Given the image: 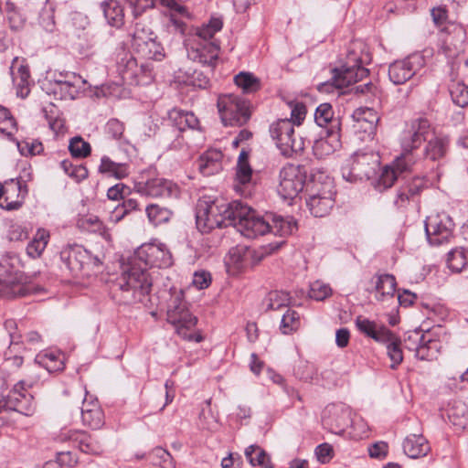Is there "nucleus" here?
<instances>
[{
  "mask_svg": "<svg viewBox=\"0 0 468 468\" xmlns=\"http://www.w3.org/2000/svg\"><path fill=\"white\" fill-rule=\"evenodd\" d=\"M172 263V254L165 244H143L122 264L121 275L111 286L112 298L119 304L143 302L152 288L148 268H167Z\"/></svg>",
  "mask_w": 468,
  "mask_h": 468,
  "instance_id": "nucleus-1",
  "label": "nucleus"
},
{
  "mask_svg": "<svg viewBox=\"0 0 468 468\" xmlns=\"http://www.w3.org/2000/svg\"><path fill=\"white\" fill-rule=\"evenodd\" d=\"M244 204L239 201L227 203L224 200L207 202L199 200L197 206V226L201 232L216 228L237 227Z\"/></svg>",
  "mask_w": 468,
  "mask_h": 468,
  "instance_id": "nucleus-2",
  "label": "nucleus"
},
{
  "mask_svg": "<svg viewBox=\"0 0 468 468\" xmlns=\"http://www.w3.org/2000/svg\"><path fill=\"white\" fill-rule=\"evenodd\" d=\"M307 187L309 197L306 203L311 213L320 218L328 215L335 205V192L332 178L324 174L314 176Z\"/></svg>",
  "mask_w": 468,
  "mask_h": 468,
  "instance_id": "nucleus-3",
  "label": "nucleus"
},
{
  "mask_svg": "<svg viewBox=\"0 0 468 468\" xmlns=\"http://www.w3.org/2000/svg\"><path fill=\"white\" fill-rule=\"evenodd\" d=\"M60 259L70 274L76 278H88L101 265L98 257H92L86 249L76 244L63 248Z\"/></svg>",
  "mask_w": 468,
  "mask_h": 468,
  "instance_id": "nucleus-4",
  "label": "nucleus"
},
{
  "mask_svg": "<svg viewBox=\"0 0 468 468\" xmlns=\"http://www.w3.org/2000/svg\"><path fill=\"white\" fill-rule=\"evenodd\" d=\"M197 321V317L188 310L183 292L174 294L168 305L167 322L175 326L176 333L186 340L202 341L200 335L188 332L195 327Z\"/></svg>",
  "mask_w": 468,
  "mask_h": 468,
  "instance_id": "nucleus-5",
  "label": "nucleus"
},
{
  "mask_svg": "<svg viewBox=\"0 0 468 468\" xmlns=\"http://www.w3.org/2000/svg\"><path fill=\"white\" fill-rule=\"evenodd\" d=\"M379 163V156L374 152L357 151L343 165L342 176L348 182L369 179Z\"/></svg>",
  "mask_w": 468,
  "mask_h": 468,
  "instance_id": "nucleus-6",
  "label": "nucleus"
},
{
  "mask_svg": "<svg viewBox=\"0 0 468 468\" xmlns=\"http://www.w3.org/2000/svg\"><path fill=\"white\" fill-rule=\"evenodd\" d=\"M218 110L225 126L244 125L250 117L249 102L234 94L219 96Z\"/></svg>",
  "mask_w": 468,
  "mask_h": 468,
  "instance_id": "nucleus-7",
  "label": "nucleus"
},
{
  "mask_svg": "<svg viewBox=\"0 0 468 468\" xmlns=\"http://www.w3.org/2000/svg\"><path fill=\"white\" fill-rule=\"evenodd\" d=\"M270 133L277 147L285 156H292L303 151L304 139L296 136L293 123L288 119H281L270 126Z\"/></svg>",
  "mask_w": 468,
  "mask_h": 468,
  "instance_id": "nucleus-8",
  "label": "nucleus"
},
{
  "mask_svg": "<svg viewBox=\"0 0 468 468\" xmlns=\"http://www.w3.org/2000/svg\"><path fill=\"white\" fill-rule=\"evenodd\" d=\"M306 172L301 165L287 164L279 173L278 194L283 199H293L304 187Z\"/></svg>",
  "mask_w": 468,
  "mask_h": 468,
  "instance_id": "nucleus-9",
  "label": "nucleus"
},
{
  "mask_svg": "<svg viewBox=\"0 0 468 468\" xmlns=\"http://www.w3.org/2000/svg\"><path fill=\"white\" fill-rule=\"evenodd\" d=\"M134 188L139 194L152 197H176L180 192L176 184L154 176L151 172L147 173V176L143 174L141 180L135 183Z\"/></svg>",
  "mask_w": 468,
  "mask_h": 468,
  "instance_id": "nucleus-10",
  "label": "nucleus"
},
{
  "mask_svg": "<svg viewBox=\"0 0 468 468\" xmlns=\"http://www.w3.org/2000/svg\"><path fill=\"white\" fill-rule=\"evenodd\" d=\"M416 162V157H411L409 154H400L390 164L382 167L375 184L376 189L384 191L390 188L400 176L411 171Z\"/></svg>",
  "mask_w": 468,
  "mask_h": 468,
  "instance_id": "nucleus-11",
  "label": "nucleus"
},
{
  "mask_svg": "<svg viewBox=\"0 0 468 468\" xmlns=\"http://www.w3.org/2000/svg\"><path fill=\"white\" fill-rule=\"evenodd\" d=\"M35 382L36 379L27 382L25 380L18 381L4 398V406L26 416L33 415L35 412L34 398L27 391V388H31Z\"/></svg>",
  "mask_w": 468,
  "mask_h": 468,
  "instance_id": "nucleus-12",
  "label": "nucleus"
},
{
  "mask_svg": "<svg viewBox=\"0 0 468 468\" xmlns=\"http://www.w3.org/2000/svg\"><path fill=\"white\" fill-rule=\"evenodd\" d=\"M431 131V123L427 119L412 120L401 137V154H409L411 157H415L413 150L419 148L429 138Z\"/></svg>",
  "mask_w": 468,
  "mask_h": 468,
  "instance_id": "nucleus-13",
  "label": "nucleus"
},
{
  "mask_svg": "<svg viewBox=\"0 0 468 468\" xmlns=\"http://www.w3.org/2000/svg\"><path fill=\"white\" fill-rule=\"evenodd\" d=\"M270 228L269 218L259 215L251 207L244 205L236 227L241 235L249 239H254L268 233Z\"/></svg>",
  "mask_w": 468,
  "mask_h": 468,
  "instance_id": "nucleus-14",
  "label": "nucleus"
},
{
  "mask_svg": "<svg viewBox=\"0 0 468 468\" xmlns=\"http://www.w3.org/2000/svg\"><path fill=\"white\" fill-rule=\"evenodd\" d=\"M453 222L446 214L429 216L425 221V231L431 245H441L452 238Z\"/></svg>",
  "mask_w": 468,
  "mask_h": 468,
  "instance_id": "nucleus-15",
  "label": "nucleus"
},
{
  "mask_svg": "<svg viewBox=\"0 0 468 468\" xmlns=\"http://www.w3.org/2000/svg\"><path fill=\"white\" fill-rule=\"evenodd\" d=\"M58 442H67L80 452L88 454H101L102 447L89 433L81 430L62 429L56 437Z\"/></svg>",
  "mask_w": 468,
  "mask_h": 468,
  "instance_id": "nucleus-16",
  "label": "nucleus"
},
{
  "mask_svg": "<svg viewBox=\"0 0 468 468\" xmlns=\"http://www.w3.org/2000/svg\"><path fill=\"white\" fill-rule=\"evenodd\" d=\"M354 62V65H348L342 69H334L332 84L336 89H344L349 85L362 80L368 75V69L362 66L363 59L356 58L353 53L348 54V63Z\"/></svg>",
  "mask_w": 468,
  "mask_h": 468,
  "instance_id": "nucleus-17",
  "label": "nucleus"
},
{
  "mask_svg": "<svg viewBox=\"0 0 468 468\" xmlns=\"http://www.w3.org/2000/svg\"><path fill=\"white\" fill-rule=\"evenodd\" d=\"M424 65V58L413 54L401 60H396L388 68L389 80L396 85L404 84L410 80Z\"/></svg>",
  "mask_w": 468,
  "mask_h": 468,
  "instance_id": "nucleus-18",
  "label": "nucleus"
},
{
  "mask_svg": "<svg viewBox=\"0 0 468 468\" xmlns=\"http://www.w3.org/2000/svg\"><path fill=\"white\" fill-rule=\"evenodd\" d=\"M187 57L196 62L213 69L218 58L219 47L216 42H203L187 39Z\"/></svg>",
  "mask_w": 468,
  "mask_h": 468,
  "instance_id": "nucleus-19",
  "label": "nucleus"
},
{
  "mask_svg": "<svg viewBox=\"0 0 468 468\" xmlns=\"http://www.w3.org/2000/svg\"><path fill=\"white\" fill-rule=\"evenodd\" d=\"M27 192V186L22 185L21 181L11 179L5 182L1 189L0 207L6 210L20 208Z\"/></svg>",
  "mask_w": 468,
  "mask_h": 468,
  "instance_id": "nucleus-20",
  "label": "nucleus"
},
{
  "mask_svg": "<svg viewBox=\"0 0 468 468\" xmlns=\"http://www.w3.org/2000/svg\"><path fill=\"white\" fill-rule=\"evenodd\" d=\"M27 289L22 282V276L5 270L4 262H0V295L6 298L25 296Z\"/></svg>",
  "mask_w": 468,
  "mask_h": 468,
  "instance_id": "nucleus-21",
  "label": "nucleus"
},
{
  "mask_svg": "<svg viewBox=\"0 0 468 468\" xmlns=\"http://www.w3.org/2000/svg\"><path fill=\"white\" fill-rule=\"evenodd\" d=\"M11 74L17 95L21 98L27 97L33 83L28 66L24 61H20L18 58H15L11 66Z\"/></svg>",
  "mask_w": 468,
  "mask_h": 468,
  "instance_id": "nucleus-22",
  "label": "nucleus"
},
{
  "mask_svg": "<svg viewBox=\"0 0 468 468\" xmlns=\"http://www.w3.org/2000/svg\"><path fill=\"white\" fill-rule=\"evenodd\" d=\"M356 326L357 330L365 335L374 339L377 342L388 341L392 339V332L383 325H378L362 315L356 318Z\"/></svg>",
  "mask_w": 468,
  "mask_h": 468,
  "instance_id": "nucleus-23",
  "label": "nucleus"
},
{
  "mask_svg": "<svg viewBox=\"0 0 468 468\" xmlns=\"http://www.w3.org/2000/svg\"><path fill=\"white\" fill-rule=\"evenodd\" d=\"M223 154L217 149H208L198 158V169L206 176L215 175L222 169Z\"/></svg>",
  "mask_w": 468,
  "mask_h": 468,
  "instance_id": "nucleus-24",
  "label": "nucleus"
},
{
  "mask_svg": "<svg viewBox=\"0 0 468 468\" xmlns=\"http://www.w3.org/2000/svg\"><path fill=\"white\" fill-rule=\"evenodd\" d=\"M372 282L375 284V297L378 301H394L397 282L393 275H376L375 277L372 278Z\"/></svg>",
  "mask_w": 468,
  "mask_h": 468,
  "instance_id": "nucleus-25",
  "label": "nucleus"
},
{
  "mask_svg": "<svg viewBox=\"0 0 468 468\" xmlns=\"http://www.w3.org/2000/svg\"><path fill=\"white\" fill-rule=\"evenodd\" d=\"M404 452L412 459L423 457L431 451L428 441L422 435H409L403 442Z\"/></svg>",
  "mask_w": 468,
  "mask_h": 468,
  "instance_id": "nucleus-26",
  "label": "nucleus"
},
{
  "mask_svg": "<svg viewBox=\"0 0 468 468\" xmlns=\"http://www.w3.org/2000/svg\"><path fill=\"white\" fill-rule=\"evenodd\" d=\"M440 51L449 60L452 71L459 70L463 65L468 67V59L463 55L464 45L441 43Z\"/></svg>",
  "mask_w": 468,
  "mask_h": 468,
  "instance_id": "nucleus-27",
  "label": "nucleus"
},
{
  "mask_svg": "<svg viewBox=\"0 0 468 468\" xmlns=\"http://www.w3.org/2000/svg\"><path fill=\"white\" fill-rule=\"evenodd\" d=\"M65 394L69 396L70 404L77 406H79L80 403L82 404L81 412H83V410H90L93 411L96 408H101L98 400L91 396L89 397L85 388L80 385L65 390Z\"/></svg>",
  "mask_w": 468,
  "mask_h": 468,
  "instance_id": "nucleus-28",
  "label": "nucleus"
},
{
  "mask_svg": "<svg viewBox=\"0 0 468 468\" xmlns=\"http://www.w3.org/2000/svg\"><path fill=\"white\" fill-rule=\"evenodd\" d=\"M168 119L180 132L187 128L197 129L199 125V121L193 112H185L176 108L169 111Z\"/></svg>",
  "mask_w": 468,
  "mask_h": 468,
  "instance_id": "nucleus-29",
  "label": "nucleus"
},
{
  "mask_svg": "<svg viewBox=\"0 0 468 468\" xmlns=\"http://www.w3.org/2000/svg\"><path fill=\"white\" fill-rule=\"evenodd\" d=\"M451 82L449 84V91L452 101L460 106L468 105V86L457 80L458 70L451 71Z\"/></svg>",
  "mask_w": 468,
  "mask_h": 468,
  "instance_id": "nucleus-30",
  "label": "nucleus"
},
{
  "mask_svg": "<svg viewBox=\"0 0 468 468\" xmlns=\"http://www.w3.org/2000/svg\"><path fill=\"white\" fill-rule=\"evenodd\" d=\"M69 80L52 88V92L60 100H73L78 93L81 77L77 74H69Z\"/></svg>",
  "mask_w": 468,
  "mask_h": 468,
  "instance_id": "nucleus-31",
  "label": "nucleus"
},
{
  "mask_svg": "<svg viewBox=\"0 0 468 468\" xmlns=\"http://www.w3.org/2000/svg\"><path fill=\"white\" fill-rule=\"evenodd\" d=\"M466 40V30L463 25L455 22L448 23L441 31V42L445 44L455 43L464 45Z\"/></svg>",
  "mask_w": 468,
  "mask_h": 468,
  "instance_id": "nucleus-32",
  "label": "nucleus"
},
{
  "mask_svg": "<svg viewBox=\"0 0 468 468\" xmlns=\"http://www.w3.org/2000/svg\"><path fill=\"white\" fill-rule=\"evenodd\" d=\"M352 117L365 132L372 131L379 121L378 112L368 107H360L354 111Z\"/></svg>",
  "mask_w": 468,
  "mask_h": 468,
  "instance_id": "nucleus-33",
  "label": "nucleus"
},
{
  "mask_svg": "<svg viewBox=\"0 0 468 468\" xmlns=\"http://www.w3.org/2000/svg\"><path fill=\"white\" fill-rule=\"evenodd\" d=\"M99 172L116 179H122L129 175V166L124 163H115L110 157L103 156L101 159Z\"/></svg>",
  "mask_w": 468,
  "mask_h": 468,
  "instance_id": "nucleus-34",
  "label": "nucleus"
},
{
  "mask_svg": "<svg viewBox=\"0 0 468 468\" xmlns=\"http://www.w3.org/2000/svg\"><path fill=\"white\" fill-rule=\"evenodd\" d=\"M101 8L105 18L111 26L116 27L122 26L124 14L122 7L118 1H104L101 3Z\"/></svg>",
  "mask_w": 468,
  "mask_h": 468,
  "instance_id": "nucleus-35",
  "label": "nucleus"
},
{
  "mask_svg": "<svg viewBox=\"0 0 468 468\" xmlns=\"http://www.w3.org/2000/svg\"><path fill=\"white\" fill-rule=\"evenodd\" d=\"M35 362L46 368L48 372L62 370L64 367L61 354L54 351H45L37 355Z\"/></svg>",
  "mask_w": 468,
  "mask_h": 468,
  "instance_id": "nucleus-36",
  "label": "nucleus"
},
{
  "mask_svg": "<svg viewBox=\"0 0 468 468\" xmlns=\"http://www.w3.org/2000/svg\"><path fill=\"white\" fill-rule=\"evenodd\" d=\"M133 49L145 59L161 60L165 57L164 48L156 41V36Z\"/></svg>",
  "mask_w": 468,
  "mask_h": 468,
  "instance_id": "nucleus-37",
  "label": "nucleus"
},
{
  "mask_svg": "<svg viewBox=\"0 0 468 468\" xmlns=\"http://www.w3.org/2000/svg\"><path fill=\"white\" fill-rule=\"evenodd\" d=\"M78 225L84 230L99 233L106 240H111V234L107 228L99 217L95 215H86L80 218L78 221Z\"/></svg>",
  "mask_w": 468,
  "mask_h": 468,
  "instance_id": "nucleus-38",
  "label": "nucleus"
},
{
  "mask_svg": "<svg viewBox=\"0 0 468 468\" xmlns=\"http://www.w3.org/2000/svg\"><path fill=\"white\" fill-rule=\"evenodd\" d=\"M49 240V232L44 229H37L33 239L27 247V253L32 259L41 256Z\"/></svg>",
  "mask_w": 468,
  "mask_h": 468,
  "instance_id": "nucleus-39",
  "label": "nucleus"
},
{
  "mask_svg": "<svg viewBox=\"0 0 468 468\" xmlns=\"http://www.w3.org/2000/svg\"><path fill=\"white\" fill-rule=\"evenodd\" d=\"M223 27V22L220 18L213 17L207 24L197 29L196 34L190 38L191 40L211 42L210 39L214 35L220 31Z\"/></svg>",
  "mask_w": 468,
  "mask_h": 468,
  "instance_id": "nucleus-40",
  "label": "nucleus"
},
{
  "mask_svg": "<svg viewBox=\"0 0 468 468\" xmlns=\"http://www.w3.org/2000/svg\"><path fill=\"white\" fill-rule=\"evenodd\" d=\"M269 232L274 235L287 236L292 234L297 229L296 221L292 218H282L273 216Z\"/></svg>",
  "mask_w": 468,
  "mask_h": 468,
  "instance_id": "nucleus-41",
  "label": "nucleus"
},
{
  "mask_svg": "<svg viewBox=\"0 0 468 468\" xmlns=\"http://www.w3.org/2000/svg\"><path fill=\"white\" fill-rule=\"evenodd\" d=\"M245 455L252 466L273 468L270 456L257 445H250L245 450Z\"/></svg>",
  "mask_w": 468,
  "mask_h": 468,
  "instance_id": "nucleus-42",
  "label": "nucleus"
},
{
  "mask_svg": "<svg viewBox=\"0 0 468 468\" xmlns=\"http://www.w3.org/2000/svg\"><path fill=\"white\" fill-rule=\"evenodd\" d=\"M248 247L237 246L232 248L229 252L226 263L239 271L250 266L249 257L247 255Z\"/></svg>",
  "mask_w": 468,
  "mask_h": 468,
  "instance_id": "nucleus-43",
  "label": "nucleus"
},
{
  "mask_svg": "<svg viewBox=\"0 0 468 468\" xmlns=\"http://www.w3.org/2000/svg\"><path fill=\"white\" fill-rule=\"evenodd\" d=\"M145 212L149 221L155 226L168 222L172 217V211L169 208L158 204L148 205Z\"/></svg>",
  "mask_w": 468,
  "mask_h": 468,
  "instance_id": "nucleus-44",
  "label": "nucleus"
},
{
  "mask_svg": "<svg viewBox=\"0 0 468 468\" xmlns=\"http://www.w3.org/2000/svg\"><path fill=\"white\" fill-rule=\"evenodd\" d=\"M448 267L455 272L462 271L468 264V252L463 248H455L448 253L447 257Z\"/></svg>",
  "mask_w": 468,
  "mask_h": 468,
  "instance_id": "nucleus-45",
  "label": "nucleus"
},
{
  "mask_svg": "<svg viewBox=\"0 0 468 468\" xmlns=\"http://www.w3.org/2000/svg\"><path fill=\"white\" fill-rule=\"evenodd\" d=\"M448 140L445 138L435 137L428 142L425 149V154L432 161L443 157L448 149Z\"/></svg>",
  "mask_w": 468,
  "mask_h": 468,
  "instance_id": "nucleus-46",
  "label": "nucleus"
},
{
  "mask_svg": "<svg viewBox=\"0 0 468 468\" xmlns=\"http://www.w3.org/2000/svg\"><path fill=\"white\" fill-rule=\"evenodd\" d=\"M234 81L245 93L255 92L261 88L260 80L250 72H239L235 76Z\"/></svg>",
  "mask_w": 468,
  "mask_h": 468,
  "instance_id": "nucleus-47",
  "label": "nucleus"
},
{
  "mask_svg": "<svg viewBox=\"0 0 468 468\" xmlns=\"http://www.w3.org/2000/svg\"><path fill=\"white\" fill-rule=\"evenodd\" d=\"M252 169L248 162V154L241 152L237 165L236 180L241 186H246L251 180Z\"/></svg>",
  "mask_w": 468,
  "mask_h": 468,
  "instance_id": "nucleus-48",
  "label": "nucleus"
},
{
  "mask_svg": "<svg viewBox=\"0 0 468 468\" xmlns=\"http://www.w3.org/2000/svg\"><path fill=\"white\" fill-rule=\"evenodd\" d=\"M448 417L453 425L462 429L468 427V414L463 403L458 402L452 405L448 410Z\"/></svg>",
  "mask_w": 468,
  "mask_h": 468,
  "instance_id": "nucleus-49",
  "label": "nucleus"
},
{
  "mask_svg": "<svg viewBox=\"0 0 468 468\" xmlns=\"http://www.w3.org/2000/svg\"><path fill=\"white\" fill-rule=\"evenodd\" d=\"M81 420L83 425L92 429H101L104 424V414L101 408H96L91 411L90 410H83L81 412Z\"/></svg>",
  "mask_w": 468,
  "mask_h": 468,
  "instance_id": "nucleus-50",
  "label": "nucleus"
},
{
  "mask_svg": "<svg viewBox=\"0 0 468 468\" xmlns=\"http://www.w3.org/2000/svg\"><path fill=\"white\" fill-rule=\"evenodd\" d=\"M439 343L431 338L430 335L424 338L415 356L421 360H431L436 357Z\"/></svg>",
  "mask_w": 468,
  "mask_h": 468,
  "instance_id": "nucleus-51",
  "label": "nucleus"
},
{
  "mask_svg": "<svg viewBox=\"0 0 468 468\" xmlns=\"http://www.w3.org/2000/svg\"><path fill=\"white\" fill-rule=\"evenodd\" d=\"M16 130V122L11 112L8 109L0 105V133L11 138Z\"/></svg>",
  "mask_w": 468,
  "mask_h": 468,
  "instance_id": "nucleus-52",
  "label": "nucleus"
},
{
  "mask_svg": "<svg viewBox=\"0 0 468 468\" xmlns=\"http://www.w3.org/2000/svg\"><path fill=\"white\" fill-rule=\"evenodd\" d=\"M291 296L288 292L284 291H273L268 294L267 298V309L268 310H278L282 307H288L291 303Z\"/></svg>",
  "mask_w": 468,
  "mask_h": 468,
  "instance_id": "nucleus-53",
  "label": "nucleus"
},
{
  "mask_svg": "<svg viewBox=\"0 0 468 468\" xmlns=\"http://www.w3.org/2000/svg\"><path fill=\"white\" fill-rule=\"evenodd\" d=\"M381 343L387 345L388 355L392 361L391 367L395 368L403 360V354L400 348V340L395 334L392 333L391 340L382 341Z\"/></svg>",
  "mask_w": 468,
  "mask_h": 468,
  "instance_id": "nucleus-54",
  "label": "nucleus"
},
{
  "mask_svg": "<svg viewBox=\"0 0 468 468\" xmlns=\"http://www.w3.org/2000/svg\"><path fill=\"white\" fill-rule=\"evenodd\" d=\"M60 166L69 177L77 182H80L88 176V169L80 164H73L69 160H63Z\"/></svg>",
  "mask_w": 468,
  "mask_h": 468,
  "instance_id": "nucleus-55",
  "label": "nucleus"
},
{
  "mask_svg": "<svg viewBox=\"0 0 468 468\" xmlns=\"http://www.w3.org/2000/svg\"><path fill=\"white\" fill-rule=\"evenodd\" d=\"M300 327V316L298 313L292 309H287L283 314L281 323L282 334H291Z\"/></svg>",
  "mask_w": 468,
  "mask_h": 468,
  "instance_id": "nucleus-56",
  "label": "nucleus"
},
{
  "mask_svg": "<svg viewBox=\"0 0 468 468\" xmlns=\"http://www.w3.org/2000/svg\"><path fill=\"white\" fill-rule=\"evenodd\" d=\"M119 69L122 80L133 84L134 79H136V72L139 69L136 58L130 57L125 60L122 59Z\"/></svg>",
  "mask_w": 468,
  "mask_h": 468,
  "instance_id": "nucleus-57",
  "label": "nucleus"
},
{
  "mask_svg": "<svg viewBox=\"0 0 468 468\" xmlns=\"http://www.w3.org/2000/svg\"><path fill=\"white\" fill-rule=\"evenodd\" d=\"M69 150L73 157L84 158L90 154V145L81 137H74L69 142Z\"/></svg>",
  "mask_w": 468,
  "mask_h": 468,
  "instance_id": "nucleus-58",
  "label": "nucleus"
},
{
  "mask_svg": "<svg viewBox=\"0 0 468 468\" xmlns=\"http://www.w3.org/2000/svg\"><path fill=\"white\" fill-rule=\"evenodd\" d=\"M154 33L146 26L136 23L135 28L133 34V48L145 43L149 39L154 37Z\"/></svg>",
  "mask_w": 468,
  "mask_h": 468,
  "instance_id": "nucleus-59",
  "label": "nucleus"
},
{
  "mask_svg": "<svg viewBox=\"0 0 468 468\" xmlns=\"http://www.w3.org/2000/svg\"><path fill=\"white\" fill-rule=\"evenodd\" d=\"M332 293L330 286L321 281H315L311 283L309 296L316 301H323Z\"/></svg>",
  "mask_w": 468,
  "mask_h": 468,
  "instance_id": "nucleus-60",
  "label": "nucleus"
},
{
  "mask_svg": "<svg viewBox=\"0 0 468 468\" xmlns=\"http://www.w3.org/2000/svg\"><path fill=\"white\" fill-rule=\"evenodd\" d=\"M426 333L421 330H414L408 332L404 338V346L410 351L416 352L418 348L420 346L424 338L427 337Z\"/></svg>",
  "mask_w": 468,
  "mask_h": 468,
  "instance_id": "nucleus-61",
  "label": "nucleus"
},
{
  "mask_svg": "<svg viewBox=\"0 0 468 468\" xmlns=\"http://www.w3.org/2000/svg\"><path fill=\"white\" fill-rule=\"evenodd\" d=\"M180 81L188 86L205 89L209 83V79L202 72L194 70L191 74L186 73V77L180 80Z\"/></svg>",
  "mask_w": 468,
  "mask_h": 468,
  "instance_id": "nucleus-62",
  "label": "nucleus"
},
{
  "mask_svg": "<svg viewBox=\"0 0 468 468\" xmlns=\"http://www.w3.org/2000/svg\"><path fill=\"white\" fill-rule=\"evenodd\" d=\"M7 19L10 27L16 31L21 29L27 21L26 16L16 10L13 4H7Z\"/></svg>",
  "mask_w": 468,
  "mask_h": 468,
  "instance_id": "nucleus-63",
  "label": "nucleus"
},
{
  "mask_svg": "<svg viewBox=\"0 0 468 468\" xmlns=\"http://www.w3.org/2000/svg\"><path fill=\"white\" fill-rule=\"evenodd\" d=\"M333 116L332 106L329 103H322L316 109L314 120L319 126L324 127L331 122Z\"/></svg>",
  "mask_w": 468,
  "mask_h": 468,
  "instance_id": "nucleus-64",
  "label": "nucleus"
}]
</instances>
